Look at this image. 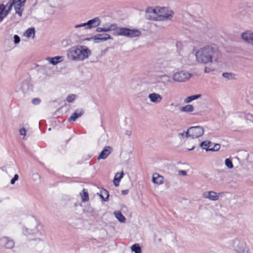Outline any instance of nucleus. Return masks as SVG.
Segmentation results:
<instances>
[{"mask_svg":"<svg viewBox=\"0 0 253 253\" xmlns=\"http://www.w3.org/2000/svg\"><path fill=\"white\" fill-rule=\"evenodd\" d=\"M18 175L17 174H15L14 177L11 180L10 183L11 184H14L15 181L18 179Z\"/></svg>","mask_w":253,"mask_h":253,"instance_id":"38","label":"nucleus"},{"mask_svg":"<svg viewBox=\"0 0 253 253\" xmlns=\"http://www.w3.org/2000/svg\"><path fill=\"white\" fill-rule=\"evenodd\" d=\"M112 151V148L111 147L109 146H106L98 156L97 158L98 160L105 159L111 153Z\"/></svg>","mask_w":253,"mask_h":253,"instance_id":"13","label":"nucleus"},{"mask_svg":"<svg viewBox=\"0 0 253 253\" xmlns=\"http://www.w3.org/2000/svg\"><path fill=\"white\" fill-rule=\"evenodd\" d=\"M84 113V111L82 110H77L75 112L71 115V116L68 119L69 122H75L77 118L81 117Z\"/></svg>","mask_w":253,"mask_h":253,"instance_id":"17","label":"nucleus"},{"mask_svg":"<svg viewBox=\"0 0 253 253\" xmlns=\"http://www.w3.org/2000/svg\"><path fill=\"white\" fill-rule=\"evenodd\" d=\"M94 39L96 41L103 42L109 39H112L111 36L108 34H98L94 36Z\"/></svg>","mask_w":253,"mask_h":253,"instance_id":"18","label":"nucleus"},{"mask_svg":"<svg viewBox=\"0 0 253 253\" xmlns=\"http://www.w3.org/2000/svg\"><path fill=\"white\" fill-rule=\"evenodd\" d=\"M222 76L227 80H234L235 79V75L231 73H223Z\"/></svg>","mask_w":253,"mask_h":253,"instance_id":"30","label":"nucleus"},{"mask_svg":"<svg viewBox=\"0 0 253 253\" xmlns=\"http://www.w3.org/2000/svg\"><path fill=\"white\" fill-rule=\"evenodd\" d=\"M20 134L21 135H23L24 136H26V130L25 128H22L20 129L19 131Z\"/></svg>","mask_w":253,"mask_h":253,"instance_id":"40","label":"nucleus"},{"mask_svg":"<svg viewBox=\"0 0 253 253\" xmlns=\"http://www.w3.org/2000/svg\"><path fill=\"white\" fill-rule=\"evenodd\" d=\"M75 98V95L74 94H71L68 95L67 97V101L68 102H72Z\"/></svg>","mask_w":253,"mask_h":253,"instance_id":"37","label":"nucleus"},{"mask_svg":"<svg viewBox=\"0 0 253 253\" xmlns=\"http://www.w3.org/2000/svg\"><path fill=\"white\" fill-rule=\"evenodd\" d=\"M178 174L179 175L185 176L187 175V171L185 170H181L178 171Z\"/></svg>","mask_w":253,"mask_h":253,"instance_id":"42","label":"nucleus"},{"mask_svg":"<svg viewBox=\"0 0 253 253\" xmlns=\"http://www.w3.org/2000/svg\"><path fill=\"white\" fill-rule=\"evenodd\" d=\"M91 54L89 49L84 46H74L67 50V57L70 60L76 61H83Z\"/></svg>","mask_w":253,"mask_h":253,"instance_id":"3","label":"nucleus"},{"mask_svg":"<svg viewBox=\"0 0 253 253\" xmlns=\"http://www.w3.org/2000/svg\"><path fill=\"white\" fill-rule=\"evenodd\" d=\"M204 132V128L200 126H192L189 128L188 133L192 138H196L202 136Z\"/></svg>","mask_w":253,"mask_h":253,"instance_id":"7","label":"nucleus"},{"mask_svg":"<svg viewBox=\"0 0 253 253\" xmlns=\"http://www.w3.org/2000/svg\"><path fill=\"white\" fill-rule=\"evenodd\" d=\"M222 193L217 194L214 191H210L203 193L202 196L205 199H209L211 201H216L218 199L219 195Z\"/></svg>","mask_w":253,"mask_h":253,"instance_id":"10","label":"nucleus"},{"mask_svg":"<svg viewBox=\"0 0 253 253\" xmlns=\"http://www.w3.org/2000/svg\"><path fill=\"white\" fill-rule=\"evenodd\" d=\"M6 7L3 4L0 5V22H1L4 17H6L4 10Z\"/></svg>","mask_w":253,"mask_h":253,"instance_id":"27","label":"nucleus"},{"mask_svg":"<svg viewBox=\"0 0 253 253\" xmlns=\"http://www.w3.org/2000/svg\"><path fill=\"white\" fill-rule=\"evenodd\" d=\"M194 107L192 105H187L180 108V110L182 112H192L194 111Z\"/></svg>","mask_w":253,"mask_h":253,"instance_id":"26","label":"nucleus"},{"mask_svg":"<svg viewBox=\"0 0 253 253\" xmlns=\"http://www.w3.org/2000/svg\"><path fill=\"white\" fill-rule=\"evenodd\" d=\"M45 59L51 64L55 65L58 63L62 61L64 59V57L62 56H57L54 57H47Z\"/></svg>","mask_w":253,"mask_h":253,"instance_id":"15","label":"nucleus"},{"mask_svg":"<svg viewBox=\"0 0 253 253\" xmlns=\"http://www.w3.org/2000/svg\"><path fill=\"white\" fill-rule=\"evenodd\" d=\"M26 0H17V2H23V3L25 4V2Z\"/></svg>","mask_w":253,"mask_h":253,"instance_id":"48","label":"nucleus"},{"mask_svg":"<svg viewBox=\"0 0 253 253\" xmlns=\"http://www.w3.org/2000/svg\"><path fill=\"white\" fill-rule=\"evenodd\" d=\"M152 181L156 184L161 185L164 183V178L159 174L155 173L153 174Z\"/></svg>","mask_w":253,"mask_h":253,"instance_id":"14","label":"nucleus"},{"mask_svg":"<svg viewBox=\"0 0 253 253\" xmlns=\"http://www.w3.org/2000/svg\"><path fill=\"white\" fill-rule=\"evenodd\" d=\"M194 148H195V146H193L192 148L188 149V150H189V151L192 150L194 149Z\"/></svg>","mask_w":253,"mask_h":253,"instance_id":"49","label":"nucleus"},{"mask_svg":"<svg viewBox=\"0 0 253 253\" xmlns=\"http://www.w3.org/2000/svg\"><path fill=\"white\" fill-rule=\"evenodd\" d=\"M170 105H171V106L173 105V103H171V104H170Z\"/></svg>","mask_w":253,"mask_h":253,"instance_id":"52","label":"nucleus"},{"mask_svg":"<svg viewBox=\"0 0 253 253\" xmlns=\"http://www.w3.org/2000/svg\"><path fill=\"white\" fill-rule=\"evenodd\" d=\"M126 134L130 136L131 134V132L130 130H126Z\"/></svg>","mask_w":253,"mask_h":253,"instance_id":"46","label":"nucleus"},{"mask_svg":"<svg viewBox=\"0 0 253 253\" xmlns=\"http://www.w3.org/2000/svg\"><path fill=\"white\" fill-rule=\"evenodd\" d=\"M211 142L210 141H204L200 144V146L204 149H205L207 151H209V149H211Z\"/></svg>","mask_w":253,"mask_h":253,"instance_id":"25","label":"nucleus"},{"mask_svg":"<svg viewBox=\"0 0 253 253\" xmlns=\"http://www.w3.org/2000/svg\"><path fill=\"white\" fill-rule=\"evenodd\" d=\"M40 102V99L36 98L32 100V103L34 104H38Z\"/></svg>","mask_w":253,"mask_h":253,"instance_id":"41","label":"nucleus"},{"mask_svg":"<svg viewBox=\"0 0 253 253\" xmlns=\"http://www.w3.org/2000/svg\"><path fill=\"white\" fill-rule=\"evenodd\" d=\"M247 119L253 122V115L250 114L247 115Z\"/></svg>","mask_w":253,"mask_h":253,"instance_id":"43","label":"nucleus"},{"mask_svg":"<svg viewBox=\"0 0 253 253\" xmlns=\"http://www.w3.org/2000/svg\"><path fill=\"white\" fill-rule=\"evenodd\" d=\"M104 32L113 31L114 35L123 36L129 38L138 37L141 35V32L138 29H130L125 27H118L116 24H111L108 26L103 27Z\"/></svg>","mask_w":253,"mask_h":253,"instance_id":"2","label":"nucleus"},{"mask_svg":"<svg viewBox=\"0 0 253 253\" xmlns=\"http://www.w3.org/2000/svg\"><path fill=\"white\" fill-rule=\"evenodd\" d=\"M196 60L201 64H208L217 62L220 57L217 50L211 46L200 48L196 52Z\"/></svg>","mask_w":253,"mask_h":253,"instance_id":"1","label":"nucleus"},{"mask_svg":"<svg viewBox=\"0 0 253 253\" xmlns=\"http://www.w3.org/2000/svg\"><path fill=\"white\" fill-rule=\"evenodd\" d=\"M189 132V129L186 131H183L181 133H179V135L181 136L182 138L184 137H190V134L188 133Z\"/></svg>","mask_w":253,"mask_h":253,"instance_id":"35","label":"nucleus"},{"mask_svg":"<svg viewBox=\"0 0 253 253\" xmlns=\"http://www.w3.org/2000/svg\"><path fill=\"white\" fill-rule=\"evenodd\" d=\"M0 245L6 249H12L14 246V242L8 237H3L0 239Z\"/></svg>","mask_w":253,"mask_h":253,"instance_id":"9","label":"nucleus"},{"mask_svg":"<svg viewBox=\"0 0 253 253\" xmlns=\"http://www.w3.org/2000/svg\"><path fill=\"white\" fill-rule=\"evenodd\" d=\"M192 75L186 71H180L174 73L172 79L177 82H183L188 80Z\"/></svg>","mask_w":253,"mask_h":253,"instance_id":"5","label":"nucleus"},{"mask_svg":"<svg viewBox=\"0 0 253 253\" xmlns=\"http://www.w3.org/2000/svg\"><path fill=\"white\" fill-rule=\"evenodd\" d=\"M220 145L219 144H214L213 147H211V149H209L210 151H217L219 150Z\"/></svg>","mask_w":253,"mask_h":253,"instance_id":"34","label":"nucleus"},{"mask_svg":"<svg viewBox=\"0 0 253 253\" xmlns=\"http://www.w3.org/2000/svg\"><path fill=\"white\" fill-rule=\"evenodd\" d=\"M24 35L28 38H32V39H34L35 35V28L32 27L28 29L26 31Z\"/></svg>","mask_w":253,"mask_h":253,"instance_id":"21","label":"nucleus"},{"mask_svg":"<svg viewBox=\"0 0 253 253\" xmlns=\"http://www.w3.org/2000/svg\"><path fill=\"white\" fill-rule=\"evenodd\" d=\"M201 96V94H200L191 95V96L186 97L184 99V102L185 103H188L191 102L193 100H196V99H197L200 98Z\"/></svg>","mask_w":253,"mask_h":253,"instance_id":"24","label":"nucleus"},{"mask_svg":"<svg viewBox=\"0 0 253 253\" xmlns=\"http://www.w3.org/2000/svg\"><path fill=\"white\" fill-rule=\"evenodd\" d=\"M126 208V207L125 205H123V206H122V210H123V208Z\"/></svg>","mask_w":253,"mask_h":253,"instance_id":"50","label":"nucleus"},{"mask_svg":"<svg viewBox=\"0 0 253 253\" xmlns=\"http://www.w3.org/2000/svg\"><path fill=\"white\" fill-rule=\"evenodd\" d=\"M34 222L35 224V228L33 230L31 229L26 228L24 231V233L25 234H38L40 235L41 234V233L39 232V231H38V230L37 229V226H38L37 222L36 221V220H34Z\"/></svg>","mask_w":253,"mask_h":253,"instance_id":"19","label":"nucleus"},{"mask_svg":"<svg viewBox=\"0 0 253 253\" xmlns=\"http://www.w3.org/2000/svg\"><path fill=\"white\" fill-rule=\"evenodd\" d=\"M209 71H210V68H207V67L205 68V72L208 73L209 72Z\"/></svg>","mask_w":253,"mask_h":253,"instance_id":"47","label":"nucleus"},{"mask_svg":"<svg viewBox=\"0 0 253 253\" xmlns=\"http://www.w3.org/2000/svg\"><path fill=\"white\" fill-rule=\"evenodd\" d=\"M101 23V20L99 17H95L88 21L86 23H82L75 26V28L84 27L85 29H90L92 28L98 27Z\"/></svg>","mask_w":253,"mask_h":253,"instance_id":"6","label":"nucleus"},{"mask_svg":"<svg viewBox=\"0 0 253 253\" xmlns=\"http://www.w3.org/2000/svg\"><path fill=\"white\" fill-rule=\"evenodd\" d=\"M148 98L151 102L156 104L160 103L163 99L162 96L160 94L155 92L150 93L148 95Z\"/></svg>","mask_w":253,"mask_h":253,"instance_id":"11","label":"nucleus"},{"mask_svg":"<svg viewBox=\"0 0 253 253\" xmlns=\"http://www.w3.org/2000/svg\"><path fill=\"white\" fill-rule=\"evenodd\" d=\"M114 214L115 215V217L117 218V219L122 222L125 223L126 222V218L122 214L121 211H114Z\"/></svg>","mask_w":253,"mask_h":253,"instance_id":"23","label":"nucleus"},{"mask_svg":"<svg viewBox=\"0 0 253 253\" xmlns=\"http://www.w3.org/2000/svg\"><path fill=\"white\" fill-rule=\"evenodd\" d=\"M213 145V144L211 143V147H213V146H212Z\"/></svg>","mask_w":253,"mask_h":253,"instance_id":"51","label":"nucleus"},{"mask_svg":"<svg viewBox=\"0 0 253 253\" xmlns=\"http://www.w3.org/2000/svg\"><path fill=\"white\" fill-rule=\"evenodd\" d=\"M81 197L82 201L84 202L87 201L89 199L88 193L85 191L84 189L83 190V194H81Z\"/></svg>","mask_w":253,"mask_h":253,"instance_id":"32","label":"nucleus"},{"mask_svg":"<svg viewBox=\"0 0 253 253\" xmlns=\"http://www.w3.org/2000/svg\"><path fill=\"white\" fill-rule=\"evenodd\" d=\"M14 8L16 13L19 15V16H21L23 11L24 10V4L23 2H17V0L14 4Z\"/></svg>","mask_w":253,"mask_h":253,"instance_id":"16","label":"nucleus"},{"mask_svg":"<svg viewBox=\"0 0 253 253\" xmlns=\"http://www.w3.org/2000/svg\"><path fill=\"white\" fill-rule=\"evenodd\" d=\"M96 31L97 32H104V30H103V28L102 27H97L96 29Z\"/></svg>","mask_w":253,"mask_h":253,"instance_id":"44","label":"nucleus"},{"mask_svg":"<svg viewBox=\"0 0 253 253\" xmlns=\"http://www.w3.org/2000/svg\"><path fill=\"white\" fill-rule=\"evenodd\" d=\"M242 39L246 42L253 45V33L247 31L241 35Z\"/></svg>","mask_w":253,"mask_h":253,"instance_id":"12","label":"nucleus"},{"mask_svg":"<svg viewBox=\"0 0 253 253\" xmlns=\"http://www.w3.org/2000/svg\"><path fill=\"white\" fill-rule=\"evenodd\" d=\"M14 43L15 44H17V43H19V42L20 41V37L18 35H14Z\"/></svg>","mask_w":253,"mask_h":253,"instance_id":"39","label":"nucleus"},{"mask_svg":"<svg viewBox=\"0 0 253 253\" xmlns=\"http://www.w3.org/2000/svg\"><path fill=\"white\" fill-rule=\"evenodd\" d=\"M124 172L122 171L121 173H117L114 177L113 183L116 186L119 185L120 181L123 178Z\"/></svg>","mask_w":253,"mask_h":253,"instance_id":"20","label":"nucleus"},{"mask_svg":"<svg viewBox=\"0 0 253 253\" xmlns=\"http://www.w3.org/2000/svg\"><path fill=\"white\" fill-rule=\"evenodd\" d=\"M131 250L135 253H141V249L138 244H134L131 247Z\"/></svg>","mask_w":253,"mask_h":253,"instance_id":"31","label":"nucleus"},{"mask_svg":"<svg viewBox=\"0 0 253 253\" xmlns=\"http://www.w3.org/2000/svg\"><path fill=\"white\" fill-rule=\"evenodd\" d=\"M234 247L238 253H244L245 252L246 243L243 241L236 239L234 241Z\"/></svg>","mask_w":253,"mask_h":253,"instance_id":"8","label":"nucleus"},{"mask_svg":"<svg viewBox=\"0 0 253 253\" xmlns=\"http://www.w3.org/2000/svg\"><path fill=\"white\" fill-rule=\"evenodd\" d=\"M160 79L163 81V83L167 84L168 83H171L172 82V80L170 76L165 75L160 77Z\"/></svg>","mask_w":253,"mask_h":253,"instance_id":"29","label":"nucleus"},{"mask_svg":"<svg viewBox=\"0 0 253 253\" xmlns=\"http://www.w3.org/2000/svg\"><path fill=\"white\" fill-rule=\"evenodd\" d=\"M225 164L226 166L228 169H232L233 168V165L232 164V160L230 159H226L225 161Z\"/></svg>","mask_w":253,"mask_h":253,"instance_id":"33","label":"nucleus"},{"mask_svg":"<svg viewBox=\"0 0 253 253\" xmlns=\"http://www.w3.org/2000/svg\"><path fill=\"white\" fill-rule=\"evenodd\" d=\"M160 7H157L155 8H153L152 9L151 13L155 14L156 16H158L159 15V10H160Z\"/></svg>","mask_w":253,"mask_h":253,"instance_id":"36","label":"nucleus"},{"mask_svg":"<svg viewBox=\"0 0 253 253\" xmlns=\"http://www.w3.org/2000/svg\"><path fill=\"white\" fill-rule=\"evenodd\" d=\"M173 16V12L172 10L167 7H160L159 15L153 18L155 21H165L171 19Z\"/></svg>","mask_w":253,"mask_h":253,"instance_id":"4","label":"nucleus"},{"mask_svg":"<svg viewBox=\"0 0 253 253\" xmlns=\"http://www.w3.org/2000/svg\"><path fill=\"white\" fill-rule=\"evenodd\" d=\"M122 195H126L128 193V190H124L121 191Z\"/></svg>","mask_w":253,"mask_h":253,"instance_id":"45","label":"nucleus"},{"mask_svg":"<svg viewBox=\"0 0 253 253\" xmlns=\"http://www.w3.org/2000/svg\"><path fill=\"white\" fill-rule=\"evenodd\" d=\"M99 195L103 201H107L108 200L109 194L108 191H107L106 189H102L100 190V194Z\"/></svg>","mask_w":253,"mask_h":253,"instance_id":"22","label":"nucleus"},{"mask_svg":"<svg viewBox=\"0 0 253 253\" xmlns=\"http://www.w3.org/2000/svg\"><path fill=\"white\" fill-rule=\"evenodd\" d=\"M14 3H14V1H13V0H12H12H9V1L8 2V3L6 5V6H5V7L7 6V9L5 8V10H4V12H5V14L6 15V16L8 15L9 12L11 10L12 7L14 5Z\"/></svg>","mask_w":253,"mask_h":253,"instance_id":"28","label":"nucleus"}]
</instances>
